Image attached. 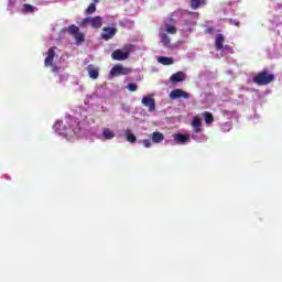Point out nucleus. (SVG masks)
Segmentation results:
<instances>
[{
    "mask_svg": "<svg viewBox=\"0 0 282 282\" xmlns=\"http://www.w3.org/2000/svg\"><path fill=\"white\" fill-rule=\"evenodd\" d=\"M165 30L167 34H177V29L174 25L165 24Z\"/></svg>",
    "mask_w": 282,
    "mask_h": 282,
    "instance_id": "obj_25",
    "label": "nucleus"
},
{
    "mask_svg": "<svg viewBox=\"0 0 282 282\" xmlns=\"http://www.w3.org/2000/svg\"><path fill=\"white\" fill-rule=\"evenodd\" d=\"M192 127L194 128L195 133H202L204 129H202V119L199 117H194Z\"/></svg>",
    "mask_w": 282,
    "mask_h": 282,
    "instance_id": "obj_14",
    "label": "nucleus"
},
{
    "mask_svg": "<svg viewBox=\"0 0 282 282\" xmlns=\"http://www.w3.org/2000/svg\"><path fill=\"white\" fill-rule=\"evenodd\" d=\"M228 127H229V128H228V131H230V129H232V126H231V124H228Z\"/></svg>",
    "mask_w": 282,
    "mask_h": 282,
    "instance_id": "obj_32",
    "label": "nucleus"
},
{
    "mask_svg": "<svg viewBox=\"0 0 282 282\" xmlns=\"http://www.w3.org/2000/svg\"><path fill=\"white\" fill-rule=\"evenodd\" d=\"M102 138H104V140H113V138H116V132H113L109 128H104L102 129Z\"/></svg>",
    "mask_w": 282,
    "mask_h": 282,
    "instance_id": "obj_17",
    "label": "nucleus"
},
{
    "mask_svg": "<svg viewBox=\"0 0 282 282\" xmlns=\"http://www.w3.org/2000/svg\"><path fill=\"white\" fill-rule=\"evenodd\" d=\"M126 139L131 144H135V142H138V138L135 137V134H133V132H131V130L126 131Z\"/></svg>",
    "mask_w": 282,
    "mask_h": 282,
    "instance_id": "obj_18",
    "label": "nucleus"
},
{
    "mask_svg": "<svg viewBox=\"0 0 282 282\" xmlns=\"http://www.w3.org/2000/svg\"><path fill=\"white\" fill-rule=\"evenodd\" d=\"M170 98L171 100H177L180 98H184L185 100H188V98H191V94L186 93L181 88H176L170 93Z\"/></svg>",
    "mask_w": 282,
    "mask_h": 282,
    "instance_id": "obj_6",
    "label": "nucleus"
},
{
    "mask_svg": "<svg viewBox=\"0 0 282 282\" xmlns=\"http://www.w3.org/2000/svg\"><path fill=\"white\" fill-rule=\"evenodd\" d=\"M96 12V3H90L88 8L86 9L85 13L86 14H94Z\"/></svg>",
    "mask_w": 282,
    "mask_h": 282,
    "instance_id": "obj_26",
    "label": "nucleus"
},
{
    "mask_svg": "<svg viewBox=\"0 0 282 282\" xmlns=\"http://www.w3.org/2000/svg\"><path fill=\"white\" fill-rule=\"evenodd\" d=\"M116 28L105 26L102 29L101 39H104V41H109L110 39H113V36H116Z\"/></svg>",
    "mask_w": 282,
    "mask_h": 282,
    "instance_id": "obj_8",
    "label": "nucleus"
},
{
    "mask_svg": "<svg viewBox=\"0 0 282 282\" xmlns=\"http://www.w3.org/2000/svg\"><path fill=\"white\" fill-rule=\"evenodd\" d=\"M206 4V0H192L191 1V6L193 8V10H197V8H199V6H205Z\"/></svg>",
    "mask_w": 282,
    "mask_h": 282,
    "instance_id": "obj_22",
    "label": "nucleus"
},
{
    "mask_svg": "<svg viewBox=\"0 0 282 282\" xmlns=\"http://www.w3.org/2000/svg\"><path fill=\"white\" fill-rule=\"evenodd\" d=\"M207 32H208V33L213 32V28H208V29H207Z\"/></svg>",
    "mask_w": 282,
    "mask_h": 282,
    "instance_id": "obj_31",
    "label": "nucleus"
},
{
    "mask_svg": "<svg viewBox=\"0 0 282 282\" xmlns=\"http://www.w3.org/2000/svg\"><path fill=\"white\" fill-rule=\"evenodd\" d=\"M33 12H34V6L28 4V3L23 4V8H22L23 14H28V13L32 14Z\"/></svg>",
    "mask_w": 282,
    "mask_h": 282,
    "instance_id": "obj_23",
    "label": "nucleus"
},
{
    "mask_svg": "<svg viewBox=\"0 0 282 282\" xmlns=\"http://www.w3.org/2000/svg\"><path fill=\"white\" fill-rule=\"evenodd\" d=\"M90 26L93 28V30H100V28H102V17H90Z\"/></svg>",
    "mask_w": 282,
    "mask_h": 282,
    "instance_id": "obj_11",
    "label": "nucleus"
},
{
    "mask_svg": "<svg viewBox=\"0 0 282 282\" xmlns=\"http://www.w3.org/2000/svg\"><path fill=\"white\" fill-rule=\"evenodd\" d=\"M142 105L144 107H148L150 112L155 111V99L151 96H144L142 98Z\"/></svg>",
    "mask_w": 282,
    "mask_h": 282,
    "instance_id": "obj_9",
    "label": "nucleus"
},
{
    "mask_svg": "<svg viewBox=\"0 0 282 282\" xmlns=\"http://www.w3.org/2000/svg\"><path fill=\"white\" fill-rule=\"evenodd\" d=\"M226 41V37L224 34H217L215 40V47L217 52H221L224 50V42Z\"/></svg>",
    "mask_w": 282,
    "mask_h": 282,
    "instance_id": "obj_12",
    "label": "nucleus"
},
{
    "mask_svg": "<svg viewBox=\"0 0 282 282\" xmlns=\"http://www.w3.org/2000/svg\"><path fill=\"white\" fill-rule=\"evenodd\" d=\"M231 23H234V25H237V26H239V21H231Z\"/></svg>",
    "mask_w": 282,
    "mask_h": 282,
    "instance_id": "obj_30",
    "label": "nucleus"
},
{
    "mask_svg": "<svg viewBox=\"0 0 282 282\" xmlns=\"http://www.w3.org/2000/svg\"><path fill=\"white\" fill-rule=\"evenodd\" d=\"M131 72H133L131 68H128V67H124V66L118 64L111 68L110 75L111 76H129V74H131Z\"/></svg>",
    "mask_w": 282,
    "mask_h": 282,
    "instance_id": "obj_5",
    "label": "nucleus"
},
{
    "mask_svg": "<svg viewBox=\"0 0 282 282\" xmlns=\"http://www.w3.org/2000/svg\"><path fill=\"white\" fill-rule=\"evenodd\" d=\"M55 131L59 133V135H75L76 131L72 128H67V124H65L63 121H57L54 126Z\"/></svg>",
    "mask_w": 282,
    "mask_h": 282,
    "instance_id": "obj_4",
    "label": "nucleus"
},
{
    "mask_svg": "<svg viewBox=\"0 0 282 282\" xmlns=\"http://www.w3.org/2000/svg\"><path fill=\"white\" fill-rule=\"evenodd\" d=\"M58 69H59L58 66H53V67H52V72H53L54 74H56V72H58Z\"/></svg>",
    "mask_w": 282,
    "mask_h": 282,
    "instance_id": "obj_29",
    "label": "nucleus"
},
{
    "mask_svg": "<svg viewBox=\"0 0 282 282\" xmlns=\"http://www.w3.org/2000/svg\"><path fill=\"white\" fill-rule=\"evenodd\" d=\"M80 28H87V25H91V17L88 18H84L80 22H79Z\"/></svg>",
    "mask_w": 282,
    "mask_h": 282,
    "instance_id": "obj_24",
    "label": "nucleus"
},
{
    "mask_svg": "<svg viewBox=\"0 0 282 282\" xmlns=\"http://www.w3.org/2000/svg\"><path fill=\"white\" fill-rule=\"evenodd\" d=\"M203 117L206 124H213L215 122V117H213V112L205 111L203 112Z\"/></svg>",
    "mask_w": 282,
    "mask_h": 282,
    "instance_id": "obj_19",
    "label": "nucleus"
},
{
    "mask_svg": "<svg viewBox=\"0 0 282 282\" xmlns=\"http://www.w3.org/2000/svg\"><path fill=\"white\" fill-rule=\"evenodd\" d=\"M131 52H133V45L128 44L123 46L122 50H116L115 52H112L111 58H113V61H127Z\"/></svg>",
    "mask_w": 282,
    "mask_h": 282,
    "instance_id": "obj_2",
    "label": "nucleus"
},
{
    "mask_svg": "<svg viewBox=\"0 0 282 282\" xmlns=\"http://www.w3.org/2000/svg\"><path fill=\"white\" fill-rule=\"evenodd\" d=\"M158 62L161 63V65H173V58L171 57L161 56L158 58Z\"/></svg>",
    "mask_w": 282,
    "mask_h": 282,
    "instance_id": "obj_21",
    "label": "nucleus"
},
{
    "mask_svg": "<svg viewBox=\"0 0 282 282\" xmlns=\"http://www.w3.org/2000/svg\"><path fill=\"white\" fill-rule=\"evenodd\" d=\"M87 72H88L89 78H93V80H96V78H98V76H99L98 68H96V66H94L91 64L88 65Z\"/></svg>",
    "mask_w": 282,
    "mask_h": 282,
    "instance_id": "obj_16",
    "label": "nucleus"
},
{
    "mask_svg": "<svg viewBox=\"0 0 282 282\" xmlns=\"http://www.w3.org/2000/svg\"><path fill=\"white\" fill-rule=\"evenodd\" d=\"M141 142L145 149H151V140L144 139Z\"/></svg>",
    "mask_w": 282,
    "mask_h": 282,
    "instance_id": "obj_28",
    "label": "nucleus"
},
{
    "mask_svg": "<svg viewBox=\"0 0 282 282\" xmlns=\"http://www.w3.org/2000/svg\"><path fill=\"white\" fill-rule=\"evenodd\" d=\"M160 39H161V43H163L165 47H169V45H171V39L169 37V35H166V33H161Z\"/></svg>",
    "mask_w": 282,
    "mask_h": 282,
    "instance_id": "obj_20",
    "label": "nucleus"
},
{
    "mask_svg": "<svg viewBox=\"0 0 282 282\" xmlns=\"http://www.w3.org/2000/svg\"><path fill=\"white\" fill-rule=\"evenodd\" d=\"M127 89L130 90V91H138V84H135V83H130V84L127 86Z\"/></svg>",
    "mask_w": 282,
    "mask_h": 282,
    "instance_id": "obj_27",
    "label": "nucleus"
},
{
    "mask_svg": "<svg viewBox=\"0 0 282 282\" xmlns=\"http://www.w3.org/2000/svg\"><path fill=\"white\" fill-rule=\"evenodd\" d=\"M170 80L174 85H177V83H183V80H186V74L184 72H177L170 77Z\"/></svg>",
    "mask_w": 282,
    "mask_h": 282,
    "instance_id": "obj_10",
    "label": "nucleus"
},
{
    "mask_svg": "<svg viewBox=\"0 0 282 282\" xmlns=\"http://www.w3.org/2000/svg\"><path fill=\"white\" fill-rule=\"evenodd\" d=\"M67 32L70 34V36H74L76 45H83V42L85 41V33L80 32V28L76 26L75 24H70Z\"/></svg>",
    "mask_w": 282,
    "mask_h": 282,
    "instance_id": "obj_3",
    "label": "nucleus"
},
{
    "mask_svg": "<svg viewBox=\"0 0 282 282\" xmlns=\"http://www.w3.org/2000/svg\"><path fill=\"white\" fill-rule=\"evenodd\" d=\"M98 1H100V0H94V3H98Z\"/></svg>",
    "mask_w": 282,
    "mask_h": 282,
    "instance_id": "obj_33",
    "label": "nucleus"
},
{
    "mask_svg": "<svg viewBox=\"0 0 282 282\" xmlns=\"http://www.w3.org/2000/svg\"><path fill=\"white\" fill-rule=\"evenodd\" d=\"M253 83L260 87L270 85V83H274V74H271L268 69H263L253 77Z\"/></svg>",
    "mask_w": 282,
    "mask_h": 282,
    "instance_id": "obj_1",
    "label": "nucleus"
},
{
    "mask_svg": "<svg viewBox=\"0 0 282 282\" xmlns=\"http://www.w3.org/2000/svg\"><path fill=\"white\" fill-rule=\"evenodd\" d=\"M151 140L155 144H160V142H164V133L160 131H155L151 134Z\"/></svg>",
    "mask_w": 282,
    "mask_h": 282,
    "instance_id": "obj_15",
    "label": "nucleus"
},
{
    "mask_svg": "<svg viewBox=\"0 0 282 282\" xmlns=\"http://www.w3.org/2000/svg\"><path fill=\"white\" fill-rule=\"evenodd\" d=\"M55 56H56V46H52L48 48L47 56L44 59L45 67H52Z\"/></svg>",
    "mask_w": 282,
    "mask_h": 282,
    "instance_id": "obj_7",
    "label": "nucleus"
},
{
    "mask_svg": "<svg viewBox=\"0 0 282 282\" xmlns=\"http://www.w3.org/2000/svg\"><path fill=\"white\" fill-rule=\"evenodd\" d=\"M191 137L188 134H182V133H176L174 134V142H177V144H184V142H189Z\"/></svg>",
    "mask_w": 282,
    "mask_h": 282,
    "instance_id": "obj_13",
    "label": "nucleus"
}]
</instances>
